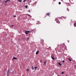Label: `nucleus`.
<instances>
[{
    "mask_svg": "<svg viewBox=\"0 0 76 76\" xmlns=\"http://www.w3.org/2000/svg\"><path fill=\"white\" fill-rule=\"evenodd\" d=\"M65 19H66V17H65Z\"/></svg>",
    "mask_w": 76,
    "mask_h": 76,
    "instance_id": "31",
    "label": "nucleus"
},
{
    "mask_svg": "<svg viewBox=\"0 0 76 76\" xmlns=\"http://www.w3.org/2000/svg\"><path fill=\"white\" fill-rule=\"evenodd\" d=\"M40 23L39 22L37 24H40Z\"/></svg>",
    "mask_w": 76,
    "mask_h": 76,
    "instance_id": "26",
    "label": "nucleus"
},
{
    "mask_svg": "<svg viewBox=\"0 0 76 76\" xmlns=\"http://www.w3.org/2000/svg\"><path fill=\"white\" fill-rule=\"evenodd\" d=\"M59 4H61V2H58Z\"/></svg>",
    "mask_w": 76,
    "mask_h": 76,
    "instance_id": "16",
    "label": "nucleus"
},
{
    "mask_svg": "<svg viewBox=\"0 0 76 76\" xmlns=\"http://www.w3.org/2000/svg\"><path fill=\"white\" fill-rule=\"evenodd\" d=\"M47 61L46 60H45L44 62H43V65L44 66H46V64H47Z\"/></svg>",
    "mask_w": 76,
    "mask_h": 76,
    "instance_id": "1",
    "label": "nucleus"
},
{
    "mask_svg": "<svg viewBox=\"0 0 76 76\" xmlns=\"http://www.w3.org/2000/svg\"><path fill=\"white\" fill-rule=\"evenodd\" d=\"M30 10L29 11H28V12H30Z\"/></svg>",
    "mask_w": 76,
    "mask_h": 76,
    "instance_id": "29",
    "label": "nucleus"
},
{
    "mask_svg": "<svg viewBox=\"0 0 76 76\" xmlns=\"http://www.w3.org/2000/svg\"><path fill=\"white\" fill-rule=\"evenodd\" d=\"M62 62H63V63H64V61H63Z\"/></svg>",
    "mask_w": 76,
    "mask_h": 76,
    "instance_id": "24",
    "label": "nucleus"
},
{
    "mask_svg": "<svg viewBox=\"0 0 76 76\" xmlns=\"http://www.w3.org/2000/svg\"><path fill=\"white\" fill-rule=\"evenodd\" d=\"M8 1H10L9 0H7V1H5V2L6 3H7V2Z\"/></svg>",
    "mask_w": 76,
    "mask_h": 76,
    "instance_id": "8",
    "label": "nucleus"
},
{
    "mask_svg": "<svg viewBox=\"0 0 76 76\" xmlns=\"http://www.w3.org/2000/svg\"><path fill=\"white\" fill-rule=\"evenodd\" d=\"M28 16H29V17H31V15H29V14H28Z\"/></svg>",
    "mask_w": 76,
    "mask_h": 76,
    "instance_id": "17",
    "label": "nucleus"
},
{
    "mask_svg": "<svg viewBox=\"0 0 76 76\" xmlns=\"http://www.w3.org/2000/svg\"><path fill=\"white\" fill-rule=\"evenodd\" d=\"M68 59H69V61H72V60H71V59H70V58H69Z\"/></svg>",
    "mask_w": 76,
    "mask_h": 76,
    "instance_id": "11",
    "label": "nucleus"
},
{
    "mask_svg": "<svg viewBox=\"0 0 76 76\" xmlns=\"http://www.w3.org/2000/svg\"><path fill=\"white\" fill-rule=\"evenodd\" d=\"M39 53V51H37V52H36V54H38Z\"/></svg>",
    "mask_w": 76,
    "mask_h": 76,
    "instance_id": "7",
    "label": "nucleus"
},
{
    "mask_svg": "<svg viewBox=\"0 0 76 76\" xmlns=\"http://www.w3.org/2000/svg\"><path fill=\"white\" fill-rule=\"evenodd\" d=\"M64 72H61V74L62 75H63V74H64Z\"/></svg>",
    "mask_w": 76,
    "mask_h": 76,
    "instance_id": "13",
    "label": "nucleus"
},
{
    "mask_svg": "<svg viewBox=\"0 0 76 76\" xmlns=\"http://www.w3.org/2000/svg\"><path fill=\"white\" fill-rule=\"evenodd\" d=\"M11 26H12V27H13L14 26V25H12Z\"/></svg>",
    "mask_w": 76,
    "mask_h": 76,
    "instance_id": "19",
    "label": "nucleus"
},
{
    "mask_svg": "<svg viewBox=\"0 0 76 76\" xmlns=\"http://www.w3.org/2000/svg\"><path fill=\"white\" fill-rule=\"evenodd\" d=\"M18 1H19V2H21V0H18Z\"/></svg>",
    "mask_w": 76,
    "mask_h": 76,
    "instance_id": "21",
    "label": "nucleus"
},
{
    "mask_svg": "<svg viewBox=\"0 0 76 76\" xmlns=\"http://www.w3.org/2000/svg\"><path fill=\"white\" fill-rule=\"evenodd\" d=\"M25 7H26V9H27V7H28V6H27V5H26V6H25Z\"/></svg>",
    "mask_w": 76,
    "mask_h": 76,
    "instance_id": "14",
    "label": "nucleus"
},
{
    "mask_svg": "<svg viewBox=\"0 0 76 76\" xmlns=\"http://www.w3.org/2000/svg\"><path fill=\"white\" fill-rule=\"evenodd\" d=\"M27 71H28V72H29V69H27V70H26Z\"/></svg>",
    "mask_w": 76,
    "mask_h": 76,
    "instance_id": "22",
    "label": "nucleus"
},
{
    "mask_svg": "<svg viewBox=\"0 0 76 76\" xmlns=\"http://www.w3.org/2000/svg\"><path fill=\"white\" fill-rule=\"evenodd\" d=\"M13 59H14V60H17V58H15V57H13Z\"/></svg>",
    "mask_w": 76,
    "mask_h": 76,
    "instance_id": "6",
    "label": "nucleus"
},
{
    "mask_svg": "<svg viewBox=\"0 0 76 76\" xmlns=\"http://www.w3.org/2000/svg\"><path fill=\"white\" fill-rule=\"evenodd\" d=\"M32 68H34V66H32Z\"/></svg>",
    "mask_w": 76,
    "mask_h": 76,
    "instance_id": "28",
    "label": "nucleus"
},
{
    "mask_svg": "<svg viewBox=\"0 0 76 76\" xmlns=\"http://www.w3.org/2000/svg\"><path fill=\"white\" fill-rule=\"evenodd\" d=\"M63 18H64V17H63Z\"/></svg>",
    "mask_w": 76,
    "mask_h": 76,
    "instance_id": "32",
    "label": "nucleus"
},
{
    "mask_svg": "<svg viewBox=\"0 0 76 76\" xmlns=\"http://www.w3.org/2000/svg\"><path fill=\"white\" fill-rule=\"evenodd\" d=\"M51 58L53 60H54V59H55V58H53V57H52Z\"/></svg>",
    "mask_w": 76,
    "mask_h": 76,
    "instance_id": "9",
    "label": "nucleus"
},
{
    "mask_svg": "<svg viewBox=\"0 0 76 76\" xmlns=\"http://www.w3.org/2000/svg\"><path fill=\"white\" fill-rule=\"evenodd\" d=\"M56 23H60L58 19H56Z\"/></svg>",
    "mask_w": 76,
    "mask_h": 76,
    "instance_id": "3",
    "label": "nucleus"
},
{
    "mask_svg": "<svg viewBox=\"0 0 76 76\" xmlns=\"http://www.w3.org/2000/svg\"><path fill=\"white\" fill-rule=\"evenodd\" d=\"M58 64L59 65V66H61V64H60V63H58Z\"/></svg>",
    "mask_w": 76,
    "mask_h": 76,
    "instance_id": "12",
    "label": "nucleus"
},
{
    "mask_svg": "<svg viewBox=\"0 0 76 76\" xmlns=\"http://www.w3.org/2000/svg\"><path fill=\"white\" fill-rule=\"evenodd\" d=\"M34 70H37V69H34Z\"/></svg>",
    "mask_w": 76,
    "mask_h": 76,
    "instance_id": "27",
    "label": "nucleus"
},
{
    "mask_svg": "<svg viewBox=\"0 0 76 76\" xmlns=\"http://www.w3.org/2000/svg\"><path fill=\"white\" fill-rule=\"evenodd\" d=\"M30 32V31H25V33L26 35L28 34V33H29Z\"/></svg>",
    "mask_w": 76,
    "mask_h": 76,
    "instance_id": "2",
    "label": "nucleus"
},
{
    "mask_svg": "<svg viewBox=\"0 0 76 76\" xmlns=\"http://www.w3.org/2000/svg\"><path fill=\"white\" fill-rule=\"evenodd\" d=\"M34 69H37V67L36 66V67H34Z\"/></svg>",
    "mask_w": 76,
    "mask_h": 76,
    "instance_id": "20",
    "label": "nucleus"
},
{
    "mask_svg": "<svg viewBox=\"0 0 76 76\" xmlns=\"http://www.w3.org/2000/svg\"><path fill=\"white\" fill-rule=\"evenodd\" d=\"M34 68H33L32 70H34Z\"/></svg>",
    "mask_w": 76,
    "mask_h": 76,
    "instance_id": "25",
    "label": "nucleus"
},
{
    "mask_svg": "<svg viewBox=\"0 0 76 76\" xmlns=\"http://www.w3.org/2000/svg\"><path fill=\"white\" fill-rule=\"evenodd\" d=\"M74 26L75 27H76V23H75L74 24Z\"/></svg>",
    "mask_w": 76,
    "mask_h": 76,
    "instance_id": "10",
    "label": "nucleus"
},
{
    "mask_svg": "<svg viewBox=\"0 0 76 76\" xmlns=\"http://www.w3.org/2000/svg\"><path fill=\"white\" fill-rule=\"evenodd\" d=\"M13 17L14 18H16V15H13Z\"/></svg>",
    "mask_w": 76,
    "mask_h": 76,
    "instance_id": "18",
    "label": "nucleus"
},
{
    "mask_svg": "<svg viewBox=\"0 0 76 76\" xmlns=\"http://www.w3.org/2000/svg\"><path fill=\"white\" fill-rule=\"evenodd\" d=\"M65 76H67V75H66Z\"/></svg>",
    "mask_w": 76,
    "mask_h": 76,
    "instance_id": "30",
    "label": "nucleus"
},
{
    "mask_svg": "<svg viewBox=\"0 0 76 76\" xmlns=\"http://www.w3.org/2000/svg\"><path fill=\"white\" fill-rule=\"evenodd\" d=\"M26 1V0H24L23 1V3H24V2H25V1Z\"/></svg>",
    "mask_w": 76,
    "mask_h": 76,
    "instance_id": "15",
    "label": "nucleus"
},
{
    "mask_svg": "<svg viewBox=\"0 0 76 76\" xmlns=\"http://www.w3.org/2000/svg\"><path fill=\"white\" fill-rule=\"evenodd\" d=\"M28 3H31V2L32 1H31V0H28Z\"/></svg>",
    "mask_w": 76,
    "mask_h": 76,
    "instance_id": "5",
    "label": "nucleus"
},
{
    "mask_svg": "<svg viewBox=\"0 0 76 76\" xmlns=\"http://www.w3.org/2000/svg\"><path fill=\"white\" fill-rule=\"evenodd\" d=\"M50 14H51V13L50 12H48V13H47L46 15L48 16H50Z\"/></svg>",
    "mask_w": 76,
    "mask_h": 76,
    "instance_id": "4",
    "label": "nucleus"
},
{
    "mask_svg": "<svg viewBox=\"0 0 76 76\" xmlns=\"http://www.w3.org/2000/svg\"><path fill=\"white\" fill-rule=\"evenodd\" d=\"M28 40H29V38H27Z\"/></svg>",
    "mask_w": 76,
    "mask_h": 76,
    "instance_id": "23",
    "label": "nucleus"
}]
</instances>
